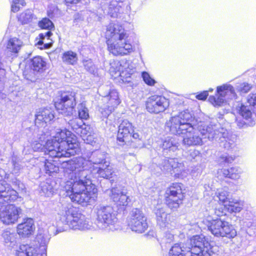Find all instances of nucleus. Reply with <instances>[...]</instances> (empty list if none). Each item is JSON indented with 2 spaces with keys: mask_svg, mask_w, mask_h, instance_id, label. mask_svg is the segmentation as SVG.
<instances>
[{
  "mask_svg": "<svg viewBox=\"0 0 256 256\" xmlns=\"http://www.w3.org/2000/svg\"><path fill=\"white\" fill-rule=\"evenodd\" d=\"M193 114L188 110H184L178 114L172 116L166 122V129L172 134L182 136L183 138L182 144L186 146H202L204 140L208 138L204 137L198 130L200 124L208 126L204 122H200L192 126L190 124ZM209 126V124H208Z\"/></svg>",
  "mask_w": 256,
  "mask_h": 256,
  "instance_id": "nucleus-1",
  "label": "nucleus"
},
{
  "mask_svg": "<svg viewBox=\"0 0 256 256\" xmlns=\"http://www.w3.org/2000/svg\"><path fill=\"white\" fill-rule=\"evenodd\" d=\"M32 146L34 151L44 150L52 158L70 157L80 151L76 137L66 129H58L56 134L48 140L44 146L36 141Z\"/></svg>",
  "mask_w": 256,
  "mask_h": 256,
  "instance_id": "nucleus-2",
  "label": "nucleus"
},
{
  "mask_svg": "<svg viewBox=\"0 0 256 256\" xmlns=\"http://www.w3.org/2000/svg\"><path fill=\"white\" fill-rule=\"evenodd\" d=\"M68 176L70 180H66L63 186L66 196L82 206L94 204L97 198L98 190L90 178L84 172L80 174L74 172H70Z\"/></svg>",
  "mask_w": 256,
  "mask_h": 256,
  "instance_id": "nucleus-3",
  "label": "nucleus"
},
{
  "mask_svg": "<svg viewBox=\"0 0 256 256\" xmlns=\"http://www.w3.org/2000/svg\"><path fill=\"white\" fill-rule=\"evenodd\" d=\"M18 192L5 180H0V220L6 224L16 222L22 210L10 204L18 198Z\"/></svg>",
  "mask_w": 256,
  "mask_h": 256,
  "instance_id": "nucleus-4",
  "label": "nucleus"
},
{
  "mask_svg": "<svg viewBox=\"0 0 256 256\" xmlns=\"http://www.w3.org/2000/svg\"><path fill=\"white\" fill-rule=\"evenodd\" d=\"M59 220L56 228L58 232L65 231L68 228L74 230H88L91 228L92 222L85 216L78 212L70 204H63L58 212Z\"/></svg>",
  "mask_w": 256,
  "mask_h": 256,
  "instance_id": "nucleus-5",
  "label": "nucleus"
},
{
  "mask_svg": "<svg viewBox=\"0 0 256 256\" xmlns=\"http://www.w3.org/2000/svg\"><path fill=\"white\" fill-rule=\"evenodd\" d=\"M106 36L108 50L114 55H126L134 51L129 34L122 26L110 24L107 26Z\"/></svg>",
  "mask_w": 256,
  "mask_h": 256,
  "instance_id": "nucleus-6",
  "label": "nucleus"
},
{
  "mask_svg": "<svg viewBox=\"0 0 256 256\" xmlns=\"http://www.w3.org/2000/svg\"><path fill=\"white\" fill-rule=\"evenodd\" d=\"M190 246L182 244H175L169 251V256H212V246L202 235H196L190 239Z\"/></svg>",
  "mask_w": 256,
  "mask_h": 256,
  "instance_id": "nucleus-7",
  "label": "nucleus"
},
{
  "mask_svg": "<svg viewBox=\"0 0 256 256\" xmlns=\"http://www.w3.org/2000/svg\"><path fill=\"white\" fill-rule=\"evenodd\" d=\"M199 130L204 137L210 141H218L220 146L226 150H232L236 146V138L230 135L227 130L220 126V124L210 122L209 126L200 124Z\"/></svg>",
  "mask_w": 256,
  "mask_h": 256,
  "instance_id": "nucleus-8",
  "label": "nucleus"
},
{
  "mask_svg": "<svg viewBox=\"0 0 256 256\" xmlns=\"http://www.w3.org/2000/svg\"><path fill=\"white\" fill-rule=\"evenodd\" d=\"M106 156L104 152L96 151L92 154L88 160L82 157L76 158L68 162H63V166L66 170L76 172L80 174L84 172L88 177H90L89 174L92 169L93 166H98L102 164L106 160Z\"/></svg>",
  "mask_w": 256,
  "mask_h": 256,
  "instance_id": "nucleus-9",
  "label": "nucleus"
},
{
  "mask_svg": "<svg viewBox=\"0 0 256 256\" xmlns=\"http://www.w3.org/2000/svg\"><path fill=\"white\" fill-rule=\"evenodd\" d=\"M48 230L47 232H39L36 240L39 246L34 244H20L16 250V256H46L47 245L50 240Z\"/></svg>",
  "mask_w": 256,
  "mask_h": 256,
  "instance_id": "nucleus-10",
  "label": "nucleus"
},
{
  "mask_svg": "<svg viewBox=\"0 0 256 256\" xmlns=\"http://www.w3.org/2000/svg\"><path fill=\"white\" fill-rule=\"evenodd\" d=\"M96 224L101 230L114 231L117 229L118 218L112 207L100 206L96 208Z\"/></svg>",
  "mask_w": 256,
  "mask_h": 256,
  "instance_id": "nucleus-11",
  "label": "nucleus"
},
{
  "mask_svg": "<svg viewBox=\"0 0 256 256\" xmlns=\"http://www.w3.org/2000/svg\"><path fill=\"white\" fill-rule=\"evenodd\" d=\"M204 222L206 224L208 231L216 237L232 238L236 236V232L233 226L220 218L210 220H205Z\"/></svg>",
  "mask_w": 256,
  "mask_h": 256,
  "instance_id": "nucleus-12",
  "label": "nucleus"
},
{
  "mask_svg": "<svg viewBox=\"0 0 256 256\" xmlns=\"http://www.w3.org/2000/svg\"><path fill=\"white\" fill-rule=\"evenodd\" d=\"M110 65L109 70L111 76L114 78L120 77L123 82H130L128 79L134 75L136 72L134 64L126 59L114 60Z\"/></svg>",
  "mask_w": 256,
  "mask_h": 256,
  "instance_id": "nucleus-13",
  "label": "nucleus"
},
{
  "mask_svg": "<svg viewBox=\"0 0 256 256\" xmlns=\"http://www.w3.org/2000/svg\"><path fill=\"white\" fill-rule=\"evenodd\" d=\"M76 98L74 92H64L61 94L60 98L55 102V107L60 113L64 116L72 115L74 112Z\"/></svg>",
  "mask_w": 256,
  "mask_h": 256,
  "instance_id": "nucleus-14",
  "label": "nucleus"
},
{
  "mask_svg": "<svg viewBox=\"0 0 256 256\" xmlns=\"http://www.w3.org/2000/svg\"><path fill=\"white\" fill-rule=\"evenodd\" d=\"M247 102L250 106L242 105L239 110V114L246 121L243 122H238V126L240 128H243L245 126H252L255 124L252 113L256 117V94H249Z\"/></svg>",
  "mask_w": 256,
  "mask_h": 256,
  "instance_id": "nucleus-15",
  "label": "nucleus"
},
{
  "mask_svg": "<svg viewBox=\"0 0 256 256\" xmlns=\"http://www.w3.org/2000/svg\"><path fill=\"white\" fill-rule=\"evenodd\" d=\"M128 225L132 231L139 234L144 232L148 228L146 216L138 208H134L130 212L128 219Z\"/></svg>",
  "mask_w": 256,
  "mask_h": 256,
  "instance_id": "nucleus-16",
  "label": "nucleus"
},
{
  "mask_svg": "<svg viewBox=\"0 0 256 256\" xmlns=\"http://www.w3.org/2000/svg\"><path fill=\"white\" fill-rule=\"evenodd\" d=\"M166 203L171 210H176L184 198L182 184H173L166 191Z\"/></svg>",
  "mask_w": 256,
  "mask_h": 256,
  "instance_id": "nucleus-17",
  "label": "nucleus"
},
{
  "mask_svg": "<svg viewBox=\"0 0 256 256\" xmlns=\"http://www.w3.org/2000/svg\"><path fill=\"white\" fill-rule=\"evenodd\" d=\"M216 96H210L209 102L214 106H220L226 99L234 98L236 96L234 87L230 84H224L218 86Z\"/></svg>",
  "mask_w": 256,
  "mask_h": 256,
  "instance_id": "nucleus-18",
  "label": "nucleus"
},
{
  "mask_svg": "<svg viewBox=\"0 0 256 256\" xmlns=\"http://www.w3.org/2000/svg\"><path fill=\"white\" fill-rule=\"evenodd\" d=\"M134 132V126L128 120H124L122 121L118 126L117 140L118 144L124 146L130 145L133 147H138L132 144L134 142L131 139L132 134Z\"/></svg>",
  "mask_w": 256,
  "mask_h": 256,
  "instance_id": "nucleus-19",
  "label": "nucleus"
},
{
  "mask_svg": "<svg viewBox=\"0 0 256 256\" xmlns=\"http://www.w3.org/2000/svg\"><path fill=\"white\" fill-rule=\"evenodd\" d=\"M168 106V100L162 96H152L146 102V108L150 113L159 114L164 112Z\"/></svg>",
  "mask_w": 256,
  "mask_h": 256,
  "instance_id": "nucleus-20",
  "label": "nucleus"
},
{
  "mask_svg": "<svg viewBox=\"0 0 256 256\" xmlns=\"http://www.w3.org/2000/svg\"><path fill=\"white\" fill-rule=\"evenodd\" d=\"M102 101L105 104L100 110L104 118H107L120 103L118 93L115 90H110L108 94L104 97Z\"/></svg>",
  "mask_w": 256,
  "mask_h": 256,
  "instance_id": "nucleus-21",
  "label": "nucleus"
},
{
  "mask_svg": "<svg viewBox=\"0 0 256 256\" xmlns=\"http://www.w3.org/2000/svg\"><path fill=\"white\" fill-rule=\"evenodd\" d=\"M164 206L162 204H158L154 208V212L156 214L157 224L162 229L167 228H171L170 222V216L169 214L166 212Z\"/></svg>",
  "mask_w": 256,
  "mask_h": 256,
  "instance_id": "nucleus-22",
  "label": "nucleus"
},
{
  "mask_svg": "<svg viewBox=\"0 0 256 256\" xmlns=\"http://www.w3.org/2000/svg\"><path fill=\"white\" fill-rule=\"evenodd\" d=\"M109 196L118 206H126L130 201L126 192L120 188H112L110 190Z\"/></svg>",
  "mask_w": 256,
  "mask_h": 256,
  "instance_id": "nucleus-23",
  "label": "nucleus"
},
{
  "mask_svg": "<svg viewBox=\"0 0 256 256\" xmlns=\"http://www.w3.org/2000/svg\"><path fill=\"white\" fill-rule=\"evenodd\" d=\"M24 46V42L20 39L16 37L10 38L6 45L7 54L12 58H16Z\"/></svg>",
  "mask_w": 256,
  "mask_h": 256,
  "instance_id": "nucleus-24",
  "label": "nucleus"
},
{
  "mask_svg": "<svg viewBox=\"0 0 256 256\" xmlns=\"http://www.w3.org/2000/svg\"><path fill=\"white\" fill-rule=\"evenodd\" d=\"M34 228V220L31 218H26L17 226L16 233L22 238H27L32 234Z\"/></svg>",
  "mask_w": 256,
  "mask_h": 256,
  "instance_id": "nucleus-25",
  "label": "nucleus"
},
{
  "mask_svg": "<svg viewBox=\"0 0 256 256\" xmlns=\"http://www.w3.org/2000/svg\"><path fill=\"white\" fill-rule=\"evenodd\" d=\"M113 172L112 166L110 165V162H104L102 166H93L92 169L90 170L89 174L90 176L91 174H98V176L108 179L112 176Z\"/></svg>",
  "mask_w": 256,
  "mask_h": 256,
  "instance_id": "nucleus-26",
  "label": "nucleus"
},
{
  "mask_svg": "<svg viewBox=\"0 0 256 256\" xmlns=\"http://www.w3.org/2000/svg\"><path fill=\"white\" fill-rule=\"evenodd\" d=\"M35 117L36 124L42 126L44 124L50 122L54 118V112L50 108H40L36 112Z\"/></svg>",
  "mask_w": 256,
  "mask_h": 256,
  "instance_id": "nucleus-27",
  "label": "nucleus"
},
{
  "mask_svg": "<svg viewBox=\"0 0 256 256\" xmlns=\"http://www.w3.org/2000/svg\"><path fill=\"white\" fill-rule=\"evenodd\" d=\"M18 234L10 230H6L2 234V241L6 247L12 248L18 244Z\"/></svg>",
  "mask_w": 256,
  "mask_h": 256,
  "instance_id": "nucleus-28",
  "label": "nucleus"
},
{
  "mask_svg": "<svg viewBox=\"0 0 256 256\" xmlns=\"http://www.w3.org/2000/svg\"><path fill=\"white\" fill-rule=\"evenodd\" d=\"M171 174L177 178L185 176V168L183 164L179 162L178 159L170 158Z\"/></svg>",
  "mask_w": 256,
  "mask_h": 256,
  "instance_id": "nucleus-29",
  "label": "nucleus"
},
{
  "mask_svg": "<svg viewBox=\"0 0 256 256\" xmlns=\"http://www.w3.org/2000/svg\"><path fill=\"white\" fill-rule=\"evenodd\" d=\"M180 146L178 139L176 136H167L162 142V148L164 150L174 152Z\"/></svg>",
  "mask_w": 256,
  "mask_h": 256,
  "instance_id": "nucleus-30",
  "label": "nucleus"
},
{
  "mask_svg": "<svg viewBox=\"0 0 256 256\" xmlns=\"http://www.w3.org/2000/svg\"><path fill=\"white\" fill-rule=\"evenodd\" d=\"M242 172V170L238 166L232 167L228 169L222 168L218 172V174H222L224 177L234 180H238L240 178Z\"/></svg>",
  "mask_w": 256,
  "mask_h": 256,
  "instance_id": "nucleus-31",
  "label": "nucleus"
},
{
  "mask_svg": "<svg viewBox=\"0 0 256 256\" xmlns=\"http://www.w3.org/2000/svg\"><path fill=\"white\" fill-rule=\"evenodd\" d=\"M30 67L34 72L42 73L46 69V62L41 56H35L30 60Z\"/></svg>",
  "mask_w": 256,
  "mask_h": 256,
  "instance_id": "nucleus-32",
  "label": "nucleus"
},
{
  "mask_svg": "<svg viewBox=\"0 0 256 256\" xmlns=\"http://www.w3.org/2000/svg\"><path fill=\"white\" fill-rule=\"evenodd\" d=\"M123 2L121 1L112 0L109 4L108 14L111 17H116L122 10Z\"/></svg>",
  "mask_w": 256,
  "mask_h": 256,
  "instance_id": "nucleus-33",
  "label": "nucleus"
},
{
  "mask_svg": "<svg viewBox=\"0 0 256 256\" xmlns=\"http://www.w3.org/2000/svg\"><path fill=\"white\" fill-rule=\"evenodd\" d=\"M242 204L240 202L230 199L224 206L228 212L232 213L240 212L242 208Z\"/></svg>",
  "mask_w": 256,
  "mask_h": 256,
  "instance_id": "nucleus-34",
  "label": "nucleus"
},
{
  "mask_svg": "<svg viewBox=\"0 0 256 256\" xmlns=\"http://www.w3.org/2000/svg\"><path fill=\"white\" fill-rule=\"evenodd\" d=\"M52 34L50 31L40 34H39L40 40L37 44L38 46L44 44V48L46 49L50 48L52 44V40L50 38Z\"/></svg>",
  "mask_w": 256,
  "mask_h": 256,
  "instance_id": "nucleus-35",
  "label": "nucleus"
},
{
  "mask_svg": "<svg viewBox=\"0 0 256 256\" xmlns=\"http://www.w3.org/2000/svg\"><path fill=\"white\" fill-rule=\"evenodd\" d=\"M35 18V16L30 10H26L22 12L18 16V21L23 24H29Z\"/></svg>",
  "mask_w": 256,
  "mask_h": 256,
  "instance_id": "nucleus-36",
  "label": "nucleus"
},
{
  "mask_svg": "<svg viewBox=\"0 0 256 256\" xmlns=\"http://www.w3.org/2000/svg\"><path fill=\"white\" fill-rule=\"evenodd\" d=\"M62 60L67 64L74 65L78 61V56L76 53L72 51L65 52L62 56Z\"/></svg>",
  "mask_w": 256,
  "mask_h": 256,
  "instance_id": "nucleus-37",
  "label": "nucleus"
},
{
  "mask_svg": "<svg viewBox=\"0 0 256 256\" xmlns=\"http://www.w3.org/2000/svg\"><path fill=\"white\" fill-rule=\"evenodd\" d=\"M79 118L82 120H87L89 117L88 109L84 102H82L78 106Z\"/></svg>",
  "mask_w": 256,
  "mask_h": 256,
  "instance_id": "nucleus-38",
  "label": "nucleus"
},
{
  "mask_svg": "<svg viewBox=\"0 0 256 256\" xmlns=\"http://www.w3.org/2000/svg\"><path fill=\"white\" fill-rule=\"evenodd\" d=\"M83 122L82 119L76 118L70 120L68 124L72 128L76 133H78L80 128L82 126Z\"/></svg>",
  "mask_w": 256,
  "mask_h": 256,
  "instance_id": "nucleus-39",
  "label": "nucleus"
},
{
  "mask_svg": "<svg viewBox=\"0 0 256 256\" xmlns=\"http://www.w3.org/2000/svg\"><path fill=\"white\" fill-rule=\"evenodd\" d=\"M41 192L46 196L52 194L54 188L48 182H42L40 184Z\"/></svg>",
  "mask_w": 256,
  "mask_h": 256,
  "instance_id": "nucleus-40",
  "label": "nucleus"
},
{
  "mask_svg": "<svg viewBox=\"0 0 256 256\" xmlns=\"http://www.w3.org/2000/svg\"><path fill=\"white\" fill-rule=\"evenodd\" d=\"M229 194L228 190L221 189L218 190L217 193V196L219 200L222 204L223 206L226 204L230 199L228 198Z\"/></svg>",
  "mask_w": 256,
  "mask_h": 256,
  "instance_id": "nucleus-41",
  "label": "nucleus"
},
{
  "mask_svg": "<svg viewBox=\"0 0 256 256\" xmlns=\"http://www.w3.org/2000/svg\"><path fill=\"white\" fill-rule=\"evenodd\" d=\"M26 4L24 0H12L11 2V10L12 12H16Z\"/></svg>",
  "mask_w": 256,
  "mask_h": 256,
  "instance_id": "nucleus-42",
  "label": "nucleus"
},
{
  "mask_svg": "<svg viewBox=\"0 0 256 256\" xmlns=\"http://www.w3.org/2000/svg\"><path fill=\"white\" fill-rule=\"evenodd\" d=\"M84 66L86 70L94 75L97 74L98 70L94 64L91 60H86L83 61Z\"/></svg>",
  "mask_w": 256,
  "mask_h": 256,
  "instance_id": "nucleus-43",
  "label": "nucleus"
},
{
  "mask_svg": "<svg viewBox=\"0 0 256 256\" xmlns=\"http://www.w3.org/2000/svg\"><path fill=\"white\" fill-rule=\"evenodd\" d=\"M44 168L46 173L50 174L53 172H56L58 170V167L55 166L53 163L48 160L44 162Z\"/></svg>",
  "mask_w": 256,
  "mask_h": 256,
  "instance_id": "nucleus-44",
  "label": "nucleus"
},
{
  "mask_svg": "<svg viewBox=\"0 0 256 256\" xmlns=\"http://www.w3.org/2000/svg\"><path fill=\"white\" fill-rule=\"evenodd\" d=\"M159 166L161 170L164 172H170L171 174L170 158H164L159 164Z\"/></svg>",
  "mask_w": 256,
  "mask_h": 256,
  "instance_id": "nucleus-45",
  "label": "nucleus"
},
{
  "mask_svg": "<svg viewBox=\"0 0 256 256\" xmlns=\"http://www.w3.org/2000/svg\"><path fill=\"white\" fill-rule=\"evenodd\" d=\"M92 130L90 126L88 125H86L84 124H82V126L78 134H80L82 138V139L86 138L87 136L92 134Z\"/></svg>",
  "mask_w": 256,
  "mask_h": 256,
  "instance_id": "nucleus-46",
  "label": "nucleus"
},
{
  "mask_svg": "<svg viewBox=\"0 0 256 256\" xmlns=\"http://www.w3.org/2000/svg\"><path fill=\"white\" fill-rule=\"evenodd\" d=\"M38 26L42 28L51 30L54 28V25L52 22L48 18H44L38 23Z\"/></svg>",
  "mask_w": 256,
  "mask_h": 256,
  "instance_id": "nucleus-47",
  "label": "nucleus"
},
{
  "mask_svg": "<svg viewBox=\"0 0 256 256\" xmlns=\"http://www.w3.org/2000/svg\"><path fill=\"white\" fill-rule=\"evenodd\" d=\"M47 14L49 18H52L58 16L60 10L56 6L50 5L48 8Z\"/></svg>",
  "mask_w": 256,
  "mask_h": 256,
  "instance_id": "nucleus-48",
  "label": "nucleus"
},
{
  "mask_svg": "<svg viewBox=\"0 0 256 256\" xmlns=\"http://www.w3.org/2000/svg\"><path fill=\"white\" fill-rule=\"evenodd\" d=\"M12 162L13 166L12 172L14 174H18L22 169V166L20 164V162L16 156H13L12 158Z\"/></svg>",
  "mask_w": 256,
  "mask_h": 256,
  "instance_id": "nucleus-49",
  "label": "nucleus"
},
{
  "mask_svg": "<svg viewBox=\"0 0 256 256\" xmlns=\"http://www.w3.org/2000/svg\"><path fill=\"white\" fill-rule=\"evenodd\" d=\"M142 77L144 82L149 86H154L156 83V81L152 78L150 74L146 72L142 73Z\"/></svg>",
  "mask_w": 256,
  "mask_h": 256,
  "instance_id": "nucleus-50",
  "label": "nucleus"
},
{
  "mask_svg": "<svg viewBox=\"0 0 256 256\" xmlns=\"http://www.w3.org/2000/svg\"><path fill=\"white\" fill-rule=\"evenodd\" d=\"M238 88L241 94H245L250 90L252 88V86L248 83L244 82L241 84Z\"/></svg>",
  "mask_w": 256,
  "mask_h": 256,
  "instance_id": "nucleus-51",
  "label": "nucleus"
},
{
  "mask_svg": "<svg viewBox=\"0 0 256 256\" xmlns=\"http://www.w3.org/2000/svg\"><path fill=\"white\" fill-rule=\"evenodd\" d=\"M174 235L169 232H166L162 238L164 242L171 243L174 240Z\"/></svg>",
  "mask_w": 256,
  "mask_h": 256,
  "instance_id": "nucleus-52",
  "label": "nucleus"
},
{
  "mask_svg": "<svg viewBox=\"0 0 256 256\" xmlns=\"http://www.w3.org/2000/svg\"><path fill=\"white\" fill-rule=\"evenodd\" d=\"M234 158H235L234 156L223 154L220 157V160H221L222 162L230 164L234 160Z\"/></svg>",
  "mask_w": 256,
  "mask_h": 256,
  "instance_id": "nucleus-53",
  "label": "nucleus"
},
{
  "mask_svg": "<svg viewBox=\"0 0 256 256\" xmlns=\"http://www.w3.org/2000/svg\"><path fill=\"white\" fill-rule=\"evenodd\" d=\"M224 206H216L214 208V212L216 215L220 216L222 215L226 214Z\"/></svg>",
  "mask_w": 256,
  "mask_h": 256,
  "instance_id": "nucleus-54",
  "label": "nucleus"
},
{
  "mask_svg": "<svg viewBox=\"0 0 256 256\" xmlns=\"http://www.w3.org/2000/svg\"><path fill=\"white\" fill-rule=\"evenodd\" d=\"M200 152L198 150H193L190 151V158L191 160H194L200 157Z\"/></svg>",
  "mask_w": 256,
  "mask_h": 256,
  "instance_id": "nucleus-55",
  "label": "nucleus"
},
{
  "mask_svg": "<svg viewBox=\"0 0 256 256\" xmlns=\"http://www.w3.org/2000/svg\"><path fill=\"white\" fill-rule=\"evenodd\" d=\"M83 140L86 143L90 144L91 145H92L96 142V138L94 136V134H92L90 136H87Z\"/></svg>",
  "mask_w": 256,
  "mask_h": 256,
  "instance_id": "nucleus-56",
  "label": "nucleus"
},
{
  "mask_svg": "<svg viewBox=\"0 0 256 256\" xmlns=\"http://www.w3.org/2000/svg\"><path fill=\"white\" fill-rule=\"evenodd\" d=\"M208 96V92L204 91L196 96V98L200 100H205Z\"/></svg>",
  "mask_w": 256,
  "mask_h": 256,
  "instance_id": "nucleus-57",
  "label": "nucleus"
},
{
  "mask_svg": "<svg viewBox=\"0 0 256 256\" xmlns=\"http://www.w3.org/2000/svg\"><path fill=\"white\" fill-rule=\"evenodd\" d=\"M12 184L14 186H17L18 190H23L24 188V186L20 180H15Z\"/></svg>",
  "mask_w": 256,
  "mask_h": 256,
  "instance_id": "nucleus-58",
  "label": "nucleus"
},
{
  "mask_svg": "<svg viewBox=\"0 0 256 256\" xmlns=\"http://www.w3.org/2000/svg\"><path fill=\"white\" fill-rule=\"evenodd\" d=\"M132 137L135 140L136 142H141V140L140 138V135L138 134V133H137V132L133 133ZM142 142H140V144H138V146H142Z\"/></svg>",
  "mask_w": 256,
  "mask_h": 256,
  "instance_id": "nucleus-59",
  "label": "nucleus"
},
{
  "mask_svg": "<svg viewBox=\"0 0 256 256\" xmlns=\"http://www.w3.org/2000/svg\"><path fill=\"white\" fill-rule=\"evenodd\" d=\"M66 4L69 6L71 4H76L78 3L80 0H64Z\"/></svg>",
  "mask_w": 256,
  "mask_h": 256,
  "instance_id": "nucleus-60",
  "label": "nucleus"
},
{
  "mask_svg": "<svg viewBox=\"0 0 256 256\" xmlns=\"http://www.w3.org/2000/svg\"><path fill=\"white\" fill-rule=\"evenodd\" d=\"M190 242L188 243V246H190ZM185 246H186V244H185ZM184 246L185 247V246ZM187 246H186V247Z\"/></svg>",
  "mask_w": 256,
  "mask_h": 256,
  "instance_id": "nucleus-61",
  "label": "nucleus"
},
{
  "mask_svg": "<svg viewBox=\"0 0 256 256\" xmlns=\"http://www.w3.org/2000/svg\"><path fill=\"white\" fill-rule=\"evenodd\" d=\"M212 90H213L212 88H210L209 89V91H210V92L212 91Z\"/></svg>",
  "mask_w": 256,
  "mask_h": 256,
  "instance_id": "nucleus-62",
  "label": "nucleus"
}]
</instances>
